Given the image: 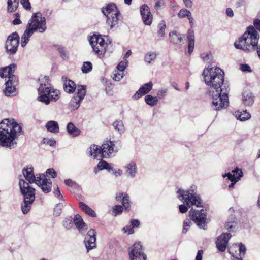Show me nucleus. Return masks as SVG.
Listing matches in <instances>:
<instances>
[{"mask_svg": "<svg viewBox=\"0 0 260 260\" xmlns=\"http://www.w3.org/2000/svg\"><path fill=\"white\" fill-rule=\"evenodd\" d=\"M21 131V126L11 120L5 119L0 122V145L11 147L16 143L14 141Z\"/></svg>", "mask_w": 260, "mask_h": 260, "instance_id": "1", "label": "nucleus"}, {"mask_svg": "<svg viewBox=\"0 0 260 260\" xmlns=\"http://www.w3.org/2000/svg\"><path fill=\"white\" fill-rule=\"evenodd\" d=\"M176 193L178 198L181 201H183L184 204L179 206V211L181 213H186L188 210V208H190L193 206L197 207H203L202 200L200 196L198 194L196 187L194 185H191L187 190L179 188Z\"/></svg>", "mask_w": 260, "mask_h": 260, "instance_id": "2", "label": "nucleus"}, {"mask_svg": "<svg viewBox=\"0 0 260 260\" xmlns=\"http://www.w3.org/2000/svg\"><path fill=\"white\" fill-rule=\"evenodd\" d=\"M47 29L46 20L43 17L41 13H33L29 20L26 28L21 37V45L22 47L26 46L29 41V38L32 36L35 31L40 33L44 32Z\"/></svg>", "mask_w": 260, "mask_h": 260, "instance_id": "3", "label": "nucleus"}, {"mask_svg": "<svg viewBox=\"0 0 260 260\" xmlns=\"http://www.w3.org/2000/svg\"><path fill=\"white\" fill-rule=\"evenodd\" d=\"M203 75L205 83L210 87L209 93L211 92L223 91L222 88L224 82V72L218 67L205 68Z\"/></svg>", "mask_w": 260, "mask_h": 260, "instance_id": "4", "label": "nucleus"}, {"mask_svg": "<svg viewBox=\"0 0 260 260\" xmlns=\"http://www.w3.org/2000/svg\"><path fill=\"white\" fill-rule=\"evenodd\" d=\"M259 38V34L256 30L252 26H250L242 37L235 42L234 46L237 49L245 52H252L255 50Z\"/></svg>", "mask_w": 260, "mask_h": 260, "instance_id": "5", "label": "nucleus"}, {"mask_svg": "<svg viewBox=\"0 0 260 260\" xmlns=\"http://www.w3.org/2000/svg\"><path fill=\"white\" fill-rule=\"evenodd\" d=\"M40 86L38 89L39 96L38 101L49 105L50 101H56L59 98L60 91L57 89L52 90L49 87V78L45 76L39 79Z\"/></svg>", "mask_w": 260, "mask_h": 260, "instance_id": "6", "label": "nucleus"}, {"mask_svg": "<svg viewBox=\"0 0 260 260\" xmlns=\"http://www.w3.org/2000/svg\"><path fill=\"white\" fill-rule=\"evenodd\" d=\"M89 41L94 52L100 59L106 54H109L113 51L111 41L106 42L100 35L93 34L89 39Z\"/></svg>", "mask_w": 260, "mask_h": 260, "instance_id": "7", "label": "nucleus"}, {"mask_svg": "<svg viewBox=\"0 0 260 260\" xmlns=\"http://www.w3.org/2000/svg\"><path fill=\"white\" fill-rule=\"evenodd\" d=\"M19 186L23 197V202L21 206V211L24 214H26L30 211L35 200V189L23 179H20Z\"/></svg>", "mask_w": 260, "mask_h": 260, "instance_id": "8", "label": "nucleus"}, {"mask_svg": "<svg viewBox=\"0 0 260 260\" xmlns=\"http://www.w3.org/2000/svg\"><path fill=\"white\" fill-rule=\"evenodd\" d=\"M101 11L106 16V23L110 29H116L118 28L120 13L116 5L112 3L108 4L102 8Z\"/></svg>", "mask_w": 260, "mask_h": 260, "instance_id": "9", "label": "nucleus"}, {"mask_svg": "<svg viewBox=\"0 0 260 260\" xmlns=\"http://www.w3.org/2000/svg\"><path fill=\"white\" fill-rule=\"evenodd\" d=\"M210 94L212 97V107L217 111L226 109L229 106L228 90L219 92H211Z\"/></svg>", "mask_w": 260, "mask_h": 260, "instance_id": "10", "label": "nucleus"}, {"mask_svg": "<svg viewBox=\"0 0 260 260\" xmlns=\"http://www.w3.org/2000/svg\"><path fill=\"white\" fill-rule=\"evenodd\" d=\"M189 217L199 228L204 230L207 229V213L204 210H196L191 209L189 212Z\"/></svg>", "mask_w": 260, "mask_h": 260, "instance_id": "11", "label": "nucleus"}, {"mask_svg": "<svg viewBox=\"0 0 260 260\" xmlns=\"http://www.w3.org/2000/svg\"><path fill=\"white\" fill-rule=\"evenodd\" d=\"M19 44V36L16 32L10 35L6 41L5 48L6 53L10 56L15 54L18 49Z\"/></svg>", "mask_w": 260, "mask_h": 260, "instance_id": "12", "label": "nucleus"}, {"mask_svg": "<svg viewBox=\"0 0 260 260\" xmlns=\"http://www.w3.org/2000/svg\"><path fill=\"white\" fill-rule=\"evenodd\" d=\"M118 143V141H107L104 142L101 146L103 158H107L115 156L118 151V148L116 146Z\"/></svg>", "mask_w": 260, "mask_h": 260, "instance_id": "13", "label": "nucleus"}, {"mask_svg": "<svg viewBox=\"0 0 260 260\" xmlns=\"http://www.w3.org/2000/svg\"><path fill=\"white\" fill-rule=\"evenodd\" d=\"M86 93V86L78 85L76 94L72 98L70 102V109L77 110L80 106L81 102L83 100Z\"/></svg>", "mask_w": 260, "mask_h": 260, "instance_id": "14", "label": "nucleus"}, {"mask_svg": "<svg viewBox=\"0 0 260 260\" xmlns=\"http://www.w3.org/2000/svg\"><path fill=\"white\" fill-rule=\"evenodd\" d=\"M128 255L130 260H140L141 256H142L143 260L147 259V255L143 252L142 245L140 242L134 244Z\"/></svg>", "mask_w": 260, "mask_h": 260, "instance_id": "15", "label": "nucleus"}, {"mask_svg": "<svg viewBox=\"0 0 260 260\" xmlns=\"http://www.w3.org/2000/svg\"><path fill=\"white\" fill-rule=\"evenodd\" d=\"M37 178L36 184L41 187L42 191L45 193L50 192L52 188L51 180L47 179L44 174H39V177H37Z\"/></svg>", "mask_w": 260, "mask_h": 260, "instance_id": "16", "label": "nucleus"}, {"mask_svg": "<svg viewBox=\"0 0 260 260\" xmlns=\"http://www.w3.org/2000/svg\"><path fill=\"white\" fill-rule=\"evenodd\" d=\"M96 231L91 229L88 231L84 240L85 247L87 252L96 247Z\"/></svg>", "mask_w": 260, "mask_h": 260, "instance_id": "17", "label": "nucleus"}, {"mask_svg": "<svg viewBox=\"0 0 260 260\" xmlns=\"http://www.w3.org/2000/svg\"><path fill=\"white\" fill-rule=\"evenodd\" d=\"M17 68L16 64L12 63L9 66L0 68V77L1 78L8 77V80L15 79L14 73Z\"/></svg>", "mask_w": 260, "mask_h": 260, "instance_id": "18", "label": "nucleus"}, {"mask_svg": "<svg viewBox=\"0 0 260 260\" xmlns=\"http://www.w3.org/2000/svg\"><path fill=\"white\" fill-rule=\"evenodd\" d=\"M140 12L144 23L146 25H150L152 23L153 16L149 7L146 4H143L140 7Z\"/></svg>", "mask_w": 260, "mask_h": 260, "instance_id": "19", "label": "nucleus"}, {"mask_svg": "<svg viewBox=\"0 0 260 260\" xmlns=\"http://www.w3.org/2000/svg\"><path fill=\"white\" fill-rule=\"evenodd\" d=\"M231 237L230 233H223L217 238L216 244L218 250L221 252L225 250L229 240Z\"/></svg>", "mask_w": 260, "mask_h": 260, "instance_id": "20", "label": "nucleus"}, {"mask_svg": "<svg viewBox=\"0 0 260 260\" xmlns=\"http://www.w3.org/2000/svg\"><path fill=\"white\" fill-rule=\"evenodd\" d=\"M153 83L149 82L143 85L133 96L134 100H138L142 96L148 93L152 89Z\"/></svg>", "mask_w": 260, "mask_h": 260, "instance_id": "21", "label": "nucleus"}, {"mask_svg": "<svg viewBox=\"0 0 260 260\" xmlns=\"http://www.w3.org/2000/svg\"><path fill=\"white\" fill-rule=\"evenodd\" d=\"M22 173L29 184L34 183H36L37 180H38L37 177H39V174L37 175L36 176H35L34 168L32 166H28L27 168L23 169Z\"/></svg>", "mask_w": 260, "mask_h": 260, "instance_id": "22", "label": "nucleus"}, {"mask_svg": "<svg viewBox=\"0 0 260 260\" xmlns=\"http://www.w3.org/2000/svg\"><path fill=\"white\" fill-rule=\"evenodd\" d=\"M14 79L8 80L5 82V88L4 89V93L7 96H13L15 95L16 88L15 83L16 81Z\"/></svg>", "mask_w": 260, "mask_h": 260, "instance_id": "23", "label": "nucleus"}, {"mask_svg": "<svg viewBox=\"0 0 260 260\" xmlns=\"http://www.w3.org/2000/svg\"><path fill=\"white\" fill-rule=\"evenodd\" d=\"M125 174L128 177L134 178L137 173L138 168L136 163L134 161H131L126 164L124 167Z\"/></svg>", "mask_w": 260, "mask_h": 260, "instance_id": "24", "label": "nucleus"}, {"mask_svg": "<svg viewBox=\"0 0 260 260\" xmlns=\"http://www.w3.org/2000/svg\"><path fill=\"white\" fill-rule=\"evenodd\" d=\"M73 221L79 232L82 233L87 230V226L83 221L80 215L78 214L75 215L73 219Z\"/></svg>", "mask_w": 260, "mask_h": 260, "instance_id": "25", "label": "nucleus"}, {"mask_svg": "<svg viewBox=\"0 0 260 260\" xmlns=\"http://www.w3.org/2000/svg\"><path fill=\"white\" fill-rule=\"evenodd\" d=\"M255 100L254 94L249 90H245L242 94V102L245 106H251Z\"/></svg>", "mask_w": 260, "mask_h": 260, "instance_id": "26", "label": "nucleus"}, {"mask_svg": "<svg viewBox=\"0 0 260 260\" xmlns=\"http://www.w3.org/2000/svg\"><path fill=\"white\" fill-rule=\"evenodd\" d=\"M238 249L239 251V257H236V258L239 259V258H242V257L245 255L246 248L245 246L242 243H240L239 244H235L233 247H230L228 248L229 252L233 256L235 257V255H236L234 252L233 249Z\"/></svg>", "mask_w": 260, "mask_h": 260, "instance_id": "27", "label": "nucleus"}, {"mask_svg": "<svg viewBox=\"0 0 260 260\" xmlns=\"http://www.w3.org/2000/svg\"><path fill=\"white\" fill-rule=\"evenodd\" d=\"M102 148L96 145H92L89 149L88 154L91 157L94 159H100L103 158L102 155Z\"/></svg>", "mask_w": 260, "mask_h": 260, "instance_id": "28", "label": "nucleus"}, {"mask_svg": "<svg viewBox=\"0 0 260 260\" xmlns=\"http://www.w3.org/2000/svg\"><path fill=\"white\" fill-rule=\"evenodd\" d=\"M77 86H76L74 82L72 80L66 78L63 81V88L64 91L67 93H73L76 89H77Z\"/></svg>", "mask_w": 260, "mask_h": 260, "instance_id": "29", "label": "nucleus"}, {"mask_svg": "<svg viewBox=\"0 0 260 260\" xmlns=\"http://www.w3.org/2000/svg\"><path fill=\"white\" fill-rule=\"evenodd\" d=\"M188 53L191 54L193 51L194 46V35L192 29H189L187 33Z\"/></svg>", "mask_w": 260, "mask_h": 260, "instance_id": "30", "label": "nucleus"}, {"mask_svg": "<svg viewBox=\"0 0 260 260\" xmlns=\"http://www.w3.org/2000/svg\"><path fill=\"white\" fill-rule=\"evenodd\" d=\"M170 42L173 44H179L183 41L185 37L176 31H172L169 34Z\"/></svg>", "mask_w": 260, "mask_h": 260, "instance_id": "31", "label": "nucleus"}, {"mask_svg": "<svg viewBox=\"0 0 260 260\" xmlns=\"http://www.w3.org/2000/svg\"><path fill=\"white\" fill-rule=\"evenodd\" d=\"M46 128L48 131L53 133H57L59 131L58 123L53 120L49 121L46 124Z\"/></svg>", "mask_w": 260, "mask_h": 260, "instance_id": "32", "label": "nucleus"}, {"mask_svg": "<svg viewBox=\"0 0 260 260\" xmlns=\"http://www.w3.org/2000/svg\"><path fill=\"white\" fill-rule=\"evenodd\" d=\"M235 117L241 121H244L249 119L251 117L250 114L247 110H243L242 111H236L235 113Z\"/></svg>", "mask_w": 260, "mask_h": 260, "instance_id": "33", "label": "nucleus"}, {"mask_svg": "<svg viewBox=\"0 0 260 260\" xmlns=\"http://www.w3.org/2000/svg\"><path fill=\"white\" fill-rule=\"evenodd\" d=\"M68 133L72 137H77L80 134L81 131L72 122H69L67 126Z\"/></svg>", "mask_w": 260, "mask_h": 260, "instance_id": "34", "label": "nucleus"}, {"mask_svg": "<svg viewBox=\"0 0 260 260\" xmlns=\"http://www.w3.org/2000/svg\"><path fill=\"white\" fill-rule=\"evenodd\" d=\"M80 208L88 215L92 217H95L96 214L95 212L87 205L82 202L79 203Z\"/></svg>", "mask_w": 260, "mask_h": 260, "instance_id": "35", "label": "nucleus"}, {"mask_svg": "<svg viewBox=\"0 0 260 260\" xmlns=\"http://www.w3.org/2000/svg\"><path fill=\"white\" fill-rule=\"evenodd\" d=\"M112 126L116 131L119 134H123L125 132V128L123 122L121 120H116L112 123Z\"/></svg>", "mask_w": 260, "mask_h": 260, "instance_id": "36", "label": "nucleus"}, {"mask_svg": "<svg viewBox=\"0 0 260 260\" xmlns=\"http://www.w3.org/2000/svg\"><path fill=\"white\" fill-rule=\"evenodd\" d=\"M145 101L147 105L153 107L157 104L158 100L157 97L149 94L145 97Z\"/></svg>", "mask_w": 260, "mask_h": 260, "instance_id": "37", "label": "nucleus"}, {"mask_svg": "<svg viewBox=\"0 0 260 260\" xmlns=\"http://www.w3.org/2000/svg\"><path fill=\"white\" fill-rule=\"evenodd\" d=\"M19 4L18 0H8L7 2V10L9 12L15 11Z\"/></svg>", "mask_w": 260, "mask_h": 260, "instance_id": "38", "label": "nucleus"}, {"mask_svg": "<svg viewBox=\"0 0 260 260\" xmlns=\"http://www.w3.org/2000/svg\"><path fill=\"white\" fill-rule=\"evenodd\" d=\"M55 47L63 59L66 60L69 58V54L65 47L60 45H55Z\"/></svg>", "mask_w": 260, "mask_h": 260, "instance_id": "39", "label": "nucleus"}, {"mask_svg": "<svg viewBox=\"0 0 260 260\" xmlns=\"http://www.w3.org/2000/svg\"><path fill=\"white\" fill-rule=\"evenodd\" d=\"M157 54L155 52H149L145 55V61L149 63H151L156 58Z\"/></svg>", "mask_w": 260, "mask_h": 260, "instance_id": "40", "label": "nucleus"}, {"mask_svg": "<svg viewBox=\"0 0 260 260\" xmlns=\"http://www.w3.org/2000/svg\"><path fill=\"white\" fill-rule=\"evenodd\" d=\"M231 176L234 177L236 179H238V181L243 176V172L241 169L236 167L232 171Z\"/></svg>", "mask_w": 260, "mask_h": 260, "instance_id": "41", "label": "nucleus"}, {"mask_svg": "<svg viewBox=\"0 0 260 260\" xmlns=\"http://www.w3.org/2000/svg\"><path fill=\"white\" fill-rule=\"evenodd\" d=\"M166 27V23L165 21L161 20L158 25V31L157 34L161 37H164L165 35V30Z\"/></svg>", "mask_w": 260, "mask_h": 260, "instance_id": "42", "label": "nucleus"}, {"mask_svg": "<svg viewBox=\"0 0 260 260\" xmlns=\"http://www.w3.org/2000/svg\"><path fill=\"white\" fill-rule=\"evenodd\" d=\"M222 177L223 178H225V177H228V179L231 181V184H230L229 185V189L233 188L234 187V185L236 184V183L238 182V179H236L234 177L231 176V173H225L224 174H223Z\"/></svg>", "mask_w": 260, "mask_h": 260, "instance_id": "43", "label": "nucleus"}, {"mask_svg": "<svg viewBox=\"0 0 260 260\" xmlns=\"http://www.w3.org/2000/svg\"><path fill=\"white\" fill-rule=\"evenodd\" d=\"M92 65L90 62H84L82 67V71L83 73H88L91 71Z\"/></svg>", "mask_w": 260, "mask_h": 260, "instance_id": "44", "label": "nucleus"}, {"mask_svg": "<svg viewBox=\"0 0 260 260\" xmlns=\"http://www.w3.org/2000/svg\"><path fill=\"white\" fill-rule=\"evenodd\" d=\"M73 218L71 216L66 217L63 221V225L67 229H70L73 226Z\"/></svg>", "mask_w": 260, "mask_h": 260, "instance_id": "45", "label": "nucleus"}, {"mask_svg": "<svg viewBox=\"0 0 260 260\" xmlns=\"http://www.w3.org/2000/svg\"><path fill=\"white\" fill-rule=\"evenodd\" d=\"M124 76L123 72H120L118 71H115L112 75V77L115 81H120Z\"/></svg>", "mask_w": 260, "mask_h": 260, "instance_id": "46", "label": "nucleus"}, {"mask_svg": "<svg viewBox=\"0 0 260 260\" xmlns=\"http://www.w3.org/2000/svg\"><path fill=\"white\" fill-rule=\"evenodd\" d=\"M63 206V204L61 203H59L56 205L54 208V215L55 216H58L60 215L61 213Z\"/></svg>", "mask_w": 260, "mask_h": 260, "instance_id": "47", "label": "nucleus"}, {"mask_svg": "<svg viewBox=\"0 0 260 260\" xmlns=\"http://www.w3.org/2000/svg\"><path fill=\"white\" fill-rule=\"evenodd\" d=\"M122 203L124 208L127 210L130 207L129 197L128 194H124L123 197Z\"/></svg>", "mask_w": 260, "mask_h": 260, "instance_id": "48", "label": "nucleus"}, {"mask_svg": "<svg viewBox=\"0 0 260 260\" xmlns=\"http://www.w3.org/2000/svg\"><path fill=\"white\" fill-rule=\"evenodd\" d=\"M192 224V222L191 221L190 219H187L185 220L183 222V230H182V233L184 234L186 233L187 232L189 227H190Z\"/></svg>", "mask_w": 260, "mask_h": 260, "instance_id": "49", "label": "nucleus"}, {"mask_svg": "<svg viewBox=\"0 0 260 260\" xmlns=\"http://www.w3.org/2000/svg\"><path fill=\"white\" fill-rule=\"evenodd\" d=\"M190 12L185 9H182L180 10L178 14V17L180 18H184L185 17H188V16H190Z\"/></svg>", "mask_w": 260, "mask_h": 260, "instance_id": "50", "label": "nucleus"}, {"mask_svg": "<svg viewBox=\"0 0 260 260\" xmlns=\"http://www.w3.org/2000/svg\"><path fill=\"white\" fill-rule=\"evenodd\" d=\"M123 211V206L120 205H115L113 208V211L115 216L120 214Z\"/></svg>", "mask_w": 260, "mask_h": 260, "instance_id": "51", "label": "nucleus"}, {"mask_svg": "<svg viewBox=\"0 0 260 260\" xmlns=\"http://www.w3.org/2000/svg\"><path fill=\"white\" fill-rule=\"evenodd\" d=\"M109 163L104 161L101 160L98 162L97 165V167L99 170H103L104 169H106L107 168L108 166Z\"/></svg>", "mask_w": 260, "mask_h": 260, "instance_id": "52", "label": "nucleus"}, {"mask_svg": "<svg viewBox=\"0 0 260 260\" xmlns=\"http://www.w3.org/2000/svg\"><path fill=\"white\" fill-rule=\"evenodd\" d=\"M127 63V62L125 61L120 62L117 66V69H118V71H119L120 72H123V71L126 68Z\"/></svg>", "mask_w": 260, "mask_h": 260, "instance_id": "53", "label": "nucleus"}, {"mask_svg": "<svg viewBox=\"0 0 260 260\" xmlns=\"http://www.w3.org/2000/svg\"><path fill=\"white\" fill-rule=\"evenodd\" d=\"M240 70L242 72L248 73L252 72V70L251 69L250 67L248 64L245 63L240 64Z\"/></svg>", "mask_w": 260, "mask_h": 260, "instance_id": "54", "label": "nucleus"}, {"mask_svg": "<svg viewBox=\"0 0 260 260\" xmlns=\"http://www.w3.org/2000/svg\"><path fill=\"white\" fill-rule=\"evenodd\" d=\"M20 3L24 8L26 10H29L31 8V5L29 0H20Z\"/></svg>", "mask_w": 260, "mask_h": 260, "instance_id": "55", "label": "nucleus"}, {"mask_svg": "<svg viewBox=\"0 0 260 260\" xmlns=\"http://www.w3.org/2000/svg\"><path fill=\"white\" fill-rule=\"evenodd\" d=\"M47 175H50L52 178H55L57 176L56 171L53 168H49L46 170Z\"/></svg>", "mask_w": 260, "mask_h": 260, "instance_id": "56", "label": "nucleus"}, {"mask_svg": "<svg viewBox=\"0 0 260 260\" xmlns=\"http://www.w3.org/2000/svg\"><path fill=\"white\" fill-rule=\"evenodd\" d=\"M53 193L55 197L58 198V199L63 200V197L61 194L58 187H57L56 189H54Z\"/></svg>", "mask_w": 260, "mask_h": 260, "instance_id": "57", "label": "nucleus"}, {"mask_svg": "<svg viewBox=\"0 0 260 260\" xmlns=\"http://www.w3.org/2000/svg\"><path fill=\"white\" fill-rule=\"evenodd\" d=\"M167 91V89H160L157 92V98L161 99L165 96Z\"/></svg>", "mask_w": 260, "mask_h": 260, "instance_id": "58", "label": "nucleus"}, {"mask_svg": "<svg viewBox=\"0 0 260 260\" xmlns=\"http://www.w3.org/2000/svg\"><path fill=\"white\" fill-rule=\"evenodd\" d=\"M64 182L66 185L70 187H75L77 185L75 182L70 179L65 180Z\"/></svg>", "mask_w": 260, "mask_h": 260, "instance_id": "59", "label": "nucleus"}, {"mask_svg": "<svg viewBox=\"0 0 260 260\" xmlns=\"http://www.w3.org/2000/svg\"><path fill=\"white\" fill-rule=\"evenodd\" d=\"M122 230L124 233H127L128 234H131L134 232V229L131 225L124 227Z\"/></svg>", "mask_w": 260, "mask_h": 260, "instance_id": "60", "label": "nucleus"}, {"mask_svg": "<svg viewBox=\"0 0 260 260\" xmlns=\"http://www.w3.org/2000/svg\"><path fill=\"white\" fill-rule=\"evenodd\" d=\"M164 5L163 0H157L155 2L154 7L156 10H158Z\"/></svg>", "mask_w": 260, "mask_h": 260, "instance_id": "61", "label": "nucleus"}, {"mask_svg": "<svg viewBox=\"0 0 260 260\" xmlns=\"http://www.w3.org/2000/svg\"><path fill=\"white\" fill-rule=\"evenodd\" d=\"M131 226L133 229L135 227H138L140 225V222L137 219H133L131 221Z\"/></svg>", "mask_w": 260, "mask_h": 260, "instance_id": "62", "label": "nucleus"}, {"mask_svg": "<svg viewBox=\"0 0 260 260\" xmlns=\"http://www.w3.org/2000/svg\"><path fill=\"white\" fill-rule=\"evenodd\" d=\"M254 25L253 26L254 28L260 31V20L256 19L254 21Z\"/></svg>", "mask_w": 260, "mask_h": 260, "instance_id": "63", "label": "nucleus"}, {"mask_svg": "<svg viewBox=\"0 0 260 260\" xmlns=\"http://www.w3.org/2000/svg\"><path fill=\"white\" fill-rule=\"evenodd\" d=\"M203 254V251L202 250H200L198 251L196 260H202V256Z\"/></svg>", "mask_w": 260, "mask_h": 260, "instance_id": "64", "label": "nucleus"}]
</instances>
